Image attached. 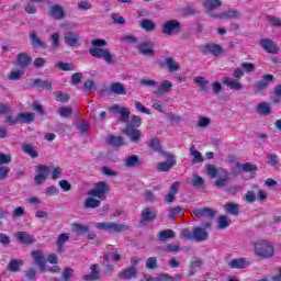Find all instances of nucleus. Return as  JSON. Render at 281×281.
Returning <instances> with one entry per match:
<instances>
[{
	"label": "nucleus",
	"instance_id": "nucleus-1",
	"mask_svg": "<svg viewBox=\"0 0 281 281\" xmlns=\"http://www.w3.org/2000/svg\"><path fill=\"white\" fill-rule=\"evenodd\" d=\"M106 45H109V43H106L105 40L94 38L91 41L89 54L92 56V58H102V60H104L108 65H115V56L111 54L109 48H102L106 47Z\"/></svg>",
	"mask_w": 281,
	"mask_h": 281
},
{
	"label": "nucleus",
	"instance_id": "nucleus-2",
	"mask_svg": "<svg viewBox=\"0 0 281 281\" xmlns=\"http://www.w3.org/2000/svg\"><path fill=\"white\" fill-rule=\"evenodd\" d=\"M255 254L259 258H273L276 254V247L269 240H260L254 244Z\"/></svg>",
	"mask_w": 281,
	"mask_h": 281
},
{
	"label": "nucleus",
	"instance_id": "nucleus-3",
	"mask_svg": "<svg viewBox=\"0 0 281 281\" xmlns=\"http://www.w3.org/2000/svg\"><path fill=\"white\" fill-rule=\"evenodd\" d=\"M95 228L109 232L110 234H120L122 232H128L131 226L128 224H117L115 222H100L95 224Z\"/></svg>",
	"mask_w": 281,
	"mask_h": 281
},
{
	"label": "nucleus",
	"instance_id": "nucleus-4",
	"mask_svg": "<svg viewBox=\"0 0 281 281\" xmlns=\"http://www.w3.org/2000/svg\"><path fill=\"white\" fill-rule=\"evenodd\" d=\"M161 32L166 34V36H176V34L181 32V22H179V20H168L162 23Z\"/></svg>",
	"mask_w": 281,
	"mask_h": 281
},
{
	"label": "nucleus",
	"instance_id": "nucleus-5",
	"mask_svg": "<svg viewBox=\"0 0 281 281\" xmlns=\"http://www.w3.org/2000/svg\"><path fill=\"white\" fill-rule=\"evenodd\" d=\"M109 184L104 181L97 182L94 188L90 191H88V196H95L97 199H100L101 201H104L106 199V194H109Z\"/></svg>",
	"mask_w": 281,
	"mask_h": 281
},
{
	"label": "nucleus",
	"instance_id": "nucleus-6",
	"mask_svg": "<svg viewBox=\"0 0 281 281\" xmlns=\"http://www.w3.org/2000/svg\"><path fill=\"white\" fill-rule=\"evenodd\" d=\"M162 157H166L167 161L158 162L157 170H159V172H170V169L177 166V159H175V155L170 153H162Z\"/></svg>",
	"mask_w": 281,
	"mask_h": 281
},
{
	"label": "nucleus",
	"instance_id": "nucleus-7",
	"mask_svg": "<svg viewBox=\"0 0 281 281\" xmlns=\"http://www.w3.org/2000/svg\"><path fill=\"white\" fill-rule=\"evenodd\" d=\"M123 135H126L132 144H139L142 139V131L133 127V125L131 124L125 125V128L123 130Z\"/></svg>",
	"mask_w": 281,
	"mask_h": 281
},
{
	"label": "nucleus",
	"instance_id": "nucleus-8",
	"mask_svg": "<svg viewBox=\"0 0 281 281\" xmlns=\"http://www.w3.org/2000/svg\"><path fill=\"white\" fill-rule=\"evenodd\" d=\"M193 216L195 218H207L209 221H214V216H216V211L207 206L193 209Z\"/></svg>",
	"mask_w": 281,
	"mask_h": 281
},
{
	"label": "nucleus",
	"instance_id": "nucleus-9",
	"mask_svg": "<svg viewBox=\"0 0 281 281\" xmlns=\"http://www.w3.org/2000/svg\"><path fill=\"white\" fill-rule=\"evenodd\" d=\"M259 45L263 52H267V54H280L278 42H274L271 38H261Z\"/></svg>",
	"mask_w": 281,
	"mask_h": 281
},
{
	"label": "nucleus",
	"instance_id": "nucleus-10",
	"mask_svg": "<svg viewBox=\"0 0 281 281\" xmlns=\"http://www.w3.org/2000/svg\"><path fill=\"white\" fill-rule=\"evenodd\" d=\"M273 82V75H265L261 80L255 82V93H262L269 89V85Z\"/></svg>",
	"mask_w": 281,
	"mask_h": 281
},
{
	"label": "nucleus",
	"instance_id": "nucleus-11",
	"mask_svg": "<svg viewBox=\"0 0 281 281\" xmlns=\"http://www.w3.org/2000/svg\"><path fill=\"white\" fill-rule=\"evenodd\" d=\"M138 54H142V56H155V44L153 42H140L137 45Z\"/></svg>",
	"mask_w": 281,
	"mask_h": 281
},
{
	"label": "nucleus",
	"instance_id": "nucleus-12",
	"mask_svg": "<svg viewBox=\"0 0 281 281\" xmlns=\"http://www.w3.org/2000/svg\"><path fill=\"white\" fill-rule=\"evenodd\" d=\"M222 82L232 91H243V89H245L238 79H234L232 77H224Z\"/></svg>",
	"mask_w": 281,
	"mask_h": 281
},
{
	"label": "nucleus",
	"instance_id": "nucleus-13",
	"mask_svg": "<svg viewBox=\"0 0 281 281\" xmlns=\"http://www.w3.org/2000/svg\"><path fill=\"white\" fill-rule=\"evenodd\" d=\"M202 54L223 56V47L220 44H205L204 46H202Z\"/></svg>",
	"mask_w": 281,
	"mask_h": 281
},
{
	"label": "nucleus",
	"instance_id": "nucleus-14",
	"mask_svg": "<svg viewBox=\"0 0 281 281\" xmlns=\"http://www.w3.org/2000/svg\"><path fill=\"white\" fill-rule=\"evenodd\" d=\"M48 16L55 19V21H60L65 19V9L60 4H54L48 9Z\"/></svg>",
	"mask_w": 281,
	"mask_h": 281
},
{
	"label": "nucleus",
	"instance_id": "nucleus-15",
	"mask_svg": "<svg viewBox=\"0 0 281 281\" xmlns=\"http://www.w3.org/2000/svg\"><path fill=\"white\" fill-rule=\"evenodd\" d=\"M31 255L35 265L38 266L41 271H47V269H45V254L43 250H33Z\"/></svg>",
	"mask_w": 281,
	"mask_h": 281
},
{
	"label": "nucleus",
	"instance_id": "nucleus-16",
	"mask_svg": "<svg viewBox=\"0 0 281 281\" xmlns=\"http://www.w3.org/2000/svg\"><path fill=\"white\" fill-rule=\"evenodd\" d=\"M172 91V82L168 80H162L159 86H157V90L153 93L154 95H166V93H170Z\"/></svg>",
	"mask_w": 281,
	"mask_h": 281
},
{
	"label": "nucleus",
	"instance_id": "nucleus-17",
	"mask_svg": "<svg viewBox=\"0 0 281 281\" xmlns=\"http://www.w3.org/2000/svg\"><path fill=\"white\" fill-rule=\"evenodd\" d=\"M64 41L69 47H76L80 43V35L76 32L69 31L64 35Z\"/></svg>",
	"mask_w": 281,
	"mask_h": 281
},
{
	"label": "nucleus",
	"instance_id": "nucleus-18",
	"mask_svg": "<svg viewBox=\"0 0 281 281\" xmlns=\"http://www.w3.org/2000/svg\"><path fill=\"white\" fill-rule=\"evenodd\" d=\"M15 236L19 243H22V245H34V243H36L34 235H31L27 232H18Z\"/></svg>",
	"mask_w": 281,
	"mask_h": 281
},
{
	"label": "nucleus",
	"instance_id": "nucleus-19",
	"mask_svg": "<svg viewBox=\"0 0 281 281\" xmlns=\"http://www.w3.org/2000/svg\"><path fill=\"white\" fill-rule=\"evenodd\" d=\"M222 178H217L213 184L215 186V188H227V186L229 184V180L232 179V175L227 172V170L222 169Z\"/></svg>",
	"mask_w": 281,
	"mask_h": 281
},
{
	"label": "nucleus",
	"instance_id": "nucleus-20",
	"mask_svg": "<svg viewBox=\"0 0 281 281\" xmlns=\"http://www.w3.org/2000/svg\"><path fill=\"white\" fill-rule=\"evenodd\" d=\"M207 238H210V234L207 231H205V228H193V240H196V243H203L204 240H207Z\"/></svg>",
	"mask_w": 281,
	"mask_h": 281
},
{
	"label": "nucleus",
	"instance_id": "nucleus-21",
	"mask_svg": "<svg viewBox=\"0 0 281 281\" xmlns=\"http://www.w3.org/2000/svg\"><path fill=\"white\" fill-rule=\"evenodd\" d=\"M123 166L125 168H137V166H142V160L137 155L127 156L123 160Z\"/></svg>",
	"mask_w": 281,
	"mask_h": 281
},
{
	"label": "nucleus",
	"instance_id": "nucleus-22",
	"mask_svg": "<svg viewBox=\"0 0 281 281\" xmlns=\"http://www.w3.org/2000/svg\"><path fill=\"white\" fill-rule=\"evenodd\" d=\"M155 218H157V210L146 207L142 213L140 223H148L150 221H155Z\"/></svg>",
	"mask_w": 281,
	"mask_h": 281
},
{
	"label": "nucleus",
	"instance_id": "nucleus-23",
	"mask_svg": "<svg viewBox=\"0 0 281 281\" xmlns=\"http://www.w3.org/2000/svg\"><path fill=\"white\" fill-rule=\"evenodd\" d=\"M30 87H34L37 89H46V91H52V82L47 80H41V79H31L30 80Z\"/></svg>",
	"mask_w": 281,
	"mask_h": 281
},
{
	"label": "nucleus",
	"instance_id": "nucleus-24",
	"mask_svg": "<svg viewBox=\"0 0 281 281\" xmlns=\"http://www.w3.org/2000/svg\"><path fill=\"white\" fill-rule=\"evenodd\" d=\"M120 280H131L132 278H137V268L128 267L119 273Z\"/></svg>",
	"mask_w": 281,
	"mask_h": 281
},
{
	"label": "nucleus",
	"instance_id": "nucleus-25",
	"mask_svg": "<svg viewBox=\"0 0 281 281\" xmlns=\"http://www.w3.org/2000/svg\"><path fill=\"white\" fill-rule=\"evenodd\" d=\"M16 63L19 67H22V69H25V67H30L32 65V56L26 53H21L16 56Z\"/></svg>",
	"mask_w": 281,
	"mask_h": 281
},
{
	"label": "nucleus",
	"instance_id": "nucleus-26",
	"mask_svg": "<svg viewBox=\"0 0 281 281\" xmlns=\"http://www.w3.org/2000/svg\"><path fill=\"white\" fill-rule=\"evenodd\" d=\"M203 5L206 14H211V12H214L216 8H221V5H223V2H221V0H204Z\"/></svg>",
	"mask_w": 281,
	"mask_h": 281
},
{
	"label": "nucleus",
	"instance_id": "nucleus-27",
	"mask_svg": "<svg viewBox=\"0 0 281 281\" xmlns=\"http://www.w3.org/2000/svg\"><path fill=\"white\" fill-rule=\"evenodd\" d=\"M34 122V113L20 112L18 113V124H32Z\"/></svg>",
	"mask_w": 281,
	"mask_h": 281
},
{
	"label": "nucleus",
	"instance_id": "nucleus-28",
	"mask_svg": "<svg viewBox=\"0 0 281 281\" xmlns=\"http://www.w3.org/2000/svg\"><path fill=\"white\" fill-rule=\"evenodd\" d=\"M210 16L211 19H225V20L238 19V11L231 9L221 14H210Z\"/></svg>",
	"mask_w": 281,
	"mask_h": 281
},
{
	"label": "nucleus",
	"instance_id": "nucleus-29",
	"mask_svg": "<svg viewBox=\"0 0 281 281\" xmlns=\"http://www.w3.org/2000/svg\"><path fill=\"white\" fill-rule=\"evenodd\" d=\"M29 36H30L31 45L33 47H41L42 49H45V47H47V44H45V42H43V40L38 37L36 32H31Z\"/></svg>",
	"mask_w": 281,
	"mask_h": 281
},
{
	"label": "nucleus",
	"instance_id": "nucleus-30",
	"mask_svg": "<svg viewBox=\"0 0 281 281\" xmlns=\"http://www.w3.org/2000/svg\"><path fill=\"white\" fill-rule=\"evenodd\" d=\"M109 91L114 93V95H126V87L121 82H113L111 83Z\"/></svg>",
	"mask_w": 281,
	"mask_h": 281
},
{
	"label": "nucleus",
	"instance_id": "nucleus-31",
	"mask_svg": "<svg viewBox=\"0 0 281 281\" xmlns=\"http://www.w3.org/2000/svg\"><path fill=\"white\" fill-rule=\"evenodd\" d=\"M190 154L193 156V159L191 161V164H203V161H205V159L203 158V154H201V151H199L196 149V146L191 145V147L189 148Z\"/></svg>",
	"mask_w": 281,
	"mask_h": 281
},
{
	"label": "nucleus",
	"instance_id": "nucleus-32",
	"mask_svg": "<svg viewBox=\"0 0 281 281\" xmlns=\"http://www.w3.org/2000/svg\"><path fill=\"white\" fill-rule=\"evenodd\" d=\"M224 210L227 214H231L232 216H238L240 212V205L234 203V202H227L224 205Z\"/></svg>",
	"mask_w": 281,
	"mask_h": 281
},
{
	"label": "nucleus",
	"instance_id": "nucleus-33",
	"mask_svg": "<svg viewBox=\"0 0 281 281\" xmlns=\"http://www.w3.org/2000/svg\"><path fill=\"white\" fill-rule=\"evenodd\" d=\"M21 267H23V260L11 259L7 266V269L11 273H16L18 271H21Z\"/></svg>",
	"mask_w": 281,
	"mask_h": 281
},
{
	"label": "nucleus",
	"instance_id": "nucleus-34",
	"mask_svg": "<svg viewBox=\"0 0 281 281\" xmlns=\"http://www.w3.org/2000/svg\"><path fill=\"white\" fill-rule=\"evenodd\" d=\"M228 267L231 269H247L249 267V262H247L246 259L239 258V259H233L229 263Z\"/></svg>",
	"mask_w": 281,
	"mask_h": 281
},
{
	"label": "nucleus",
	"instance_id": "nucleus-35",
	"mask_svg": "<svg viewBox=\"0 0 281 281\" xmlns=\"http://www.w3.org/2000/svg\"><path fill=\"white\" fill-rule=\"evenodd\" d=\"M100 205H102V201L95 198H87L83 203L85 210H95L97 207H100Z\"/></svg>",
	"mask_w": 281,
	"mask_h": 281
},
{
	"label": "nucleus",
	"instance_id": "nucleus-36",
	"mask_svg": "<svg viewBox=\"0 0 281 281\" xmlns=\"http://www.w3.org/2000/svg\"><path fill=\"white\" fill-rule=\"evenodd\" d=\"M170 238H175V231L172 229H164L157 234V239L160 243H166L167 240H170Z\"/></svg>",
	"mask_w": 281,
	"mask_h": 281
},
{
	"label": "nucleus",
	"instance_id": "nucleus-37",
	"mask_svg": "<svg viewBox=\"0 0 281 281\" xmlns=\"http://www.w3.org/2000/svg\"><path fill=\"white\" fill-rule=\"evenodd\" d=\"M193 80L200 86L203 93H210V81L205 77H195Z\"/></svg>",
	"mask_w": 281,
	"mask_h": 281
},
{
	"label": "nucleus",
	"instance_id": "nucleus-38",
	"mask_svg": "<svg viewBox=\"0 0 281 281\" xmlns=\"http://www.w3.org/2000/svg\"><path fill=\"white\" fill-rule=\"evenodd\" d=\"M256 112L259 115H271V105L267 101L260 102L256 108Z\"/></svg>",
	"mask_w": 281,
	"mask_h": 281
},
{
	"label": "nucleus",
	"instance_id": "nucleus-39",
	"mask_svg": "<svg viewBox=\"0 0 281 281\" xmlns=\"http://www.w3.org/2000/svg\"><path fill=\"white\" fill-rule=\"evenodd\" d=\"M162 66L168 67L169 71H179V69H181V67L179 66V63H177L172 57H167L162 61Z\"/></svg>",
	"mask_w": 281,
	"mask_h": 281
},
{
	"label": "nucleus",
	"instance_id": "nucleus-40",
	"mask_svg": "<svg viewBox=\"0 0 281 281\" xmlns=\"http://www.w3.org/2000/svg\"><path fill=\"white\" fill-rule=\"evenodd\" d=\"M167 212H168L167 218L169 221H175V218H178V216H181V214H184L183 207L181 206L170 207L168 209Z\"/></svg>",
	"mask_w": 281,
	"mask_h": 281
},
{
	"label": "nucleus",
	"instance_id": "nucleus-41",
	"mask_svg": "<svg viewBox=\"0 0 281 281\" xmlns=\"http://www.w3.org/2000/svg\"><path fill=\"white\" fill-rule=\"evenodd\" d=\"M149 148L150 150H154V153H159L160 155H164V153H168L161 149V143L159 142V138H151L149 140Z\"/></svg>",
	"mask_w": 281,
	"mask_h": 281
},
{
	"label": "nucleus",
	"instance_id": "nucleus-42",
	"mask_svg": "<svg viewBox=\"0 0 281 281\" xmlns=\"http://www.w3.org/2000/svg\"><path fill=\"white\" fill-rule=\"evenodd\" d=\"M232 225V220L226 215H220L217 218V227L218 229H227Z\"/></svg>",
	"mask_w": 281,
	"mask_h": 281
},
{
	"label": "nucleus",
	"instance_id": "nucleus-43",
	"mask_svg": "<svg viewBox=\"0 0 281 281\" xmlns=\"http://www.w3.org/2000/svg\"><path fill=\"white\" fill-rule=\"evenodd\" d=\"M166 254H178L181 251V243L175 241L170 243L165 247Z\"/></svg>",
	"mask_w": 281,
	"mask_h": 281
},
{
	"label": "nucleus",
	"instance_id": "nucleus-44",
	"mask_svg": "<svg viewBox=\"0 0 281 281\" xmlns=\"http://www.w3.org/2000/svg\"><path fill=\"white\" fill-rule=\"evenodd\" d=\"M108 144H110V146H114V147L124 146V137H122V136H109L108 137Z\"/></svg>",
	"mask_w": 281,
	"mask_h": 281
},
{
	"label": "nucleus",
	"instance_id": "nucleus-45",
	"mask_svg": "<svg viewBox=\"0 0 281 281\" xmlns=\"http://www.w3.org/2000/svg\"><path fill=\"white\" fill-rule=\"evenodd\" d=\"M140 27H142V30H145V32H154V30H155V27H157V25L151 20L144 19L140 22Z\"/></svg>",
	"mask_w": 281,
	"mask_h": 281
},
{
	"label": "nucleus",
	"instance_id": "nucleus-46",
	"mask_svg": "<svg viewBox=\"0 0 281 281\" xmlns=\"http://www.w3.org/2000/svg\"><path fill=\"white\" fill-rule=\"evenodd\" d=\"M56 69H59L60 71H74L76 69L74 67V64L71 63H64V61H58L55 64Z\"/></svg>",
	"mask_w": 281,
	"mask_h": 281
},
{
	"label": "nucleus",
	"instance_id": "nucleus-47",
	"mask_svg": "<svg viewBox=\"0 0 281 281\" xmlns=\"http://www.w3.org/2000/svg\"><path fill=\"white\" fill-rule=\"evenodd\" d=\"M22 150L33 159H36V157H38V153H36V149H34V147L30 144L23 145Z\"/></svg>",
	"mask_w": 281,
	"mask_h": 281
},
{
	"label": "nucleus",
	"instance_id": "nucleus-48",
	"mask_svg": "<svg viewBox=\"0 0 281 281\" xmlns=\"http://www.w3.org/2000/svg\"><path fill=\"white\" fill-rule=\"evenodd\" d=\"M50 41H53V43L50 45V49H53V52H56V49H58L60 47V34L53 33L50 35Z\"/></svg>",
	"mask_w": 281,
	"mask_h": 281
},
{
	"label": "nucleus",
	"instance_id": "nucleus-49",
	"mask_svg": "<svg viewBox=\"0 0 281 281\" xmlns=\"http://www.w3.org/2000/svg\"><path fill=\"white\" fill-rule=\"evenodd\" d=\"M98 87H95V82L93 80H86L83 82L82 91L83 93H91V91H95Z\"/></svg>",
	"mask_w": 281,
	"mask_h": 281
},
{
	"label": "nucleus",
	"instance_id": "nucleus-50",
	"mask_svg": "<svg viewBox=\"0 0 281 281\" xmlns=\"http://www.w3.org/2000/svg\"><path fill=\"white\" fill-rule=\"evenodd\" d=\"M191 186H193V188H205V181L203 180V178H201V176L194 173L193 175V180L191 181Z\"/></svg>",
	"mask_w": 281,
	"mask_h": 281
},
{
	"label": "nucleus",
	"instance_id": "nucleus-51",
	"mask_svg": "<svg viewBox=\"0 0 281 281\" xmlns=\"http://www.w3.org/2000/svg\"><path fill=\"white\" fill-rule=\"evenodd\" d=\"M3 123L7 125V126H16V124H19V116L16 115L15 117L12 116V114H7L4 116V121Z\"/></svg>",
	"mask_w": 281,
	"mask_h": 281
},
{
	"label": "nucleus",
	"instance_id": "nucleus-52",
	"mask_svg": "<svg viewBox=\"0 0 281 281\" xmlns=\"http://www.w3.org/2000/svg\"><path fill=\"white\" fill-rule=\"evenodd\" d=\"M241 170L243 172H250V175H254V172H258V166L251 162H246L241 165Z\"/></svg>",
	"mask_w": 281,
	"mask_h": 281
},
{
	"label": "nucleus",
	"instance_id": "nucleus-53",
	"mask_svg": "<svg viewBox=\"0 0 281 281\" xmlns=\"http://www.w3.org/2000/svg\"><path fill=\"white\" fill-rule=\"evenodd\" d=\"M273 95L274 97L272 98V102L274 104H280V102H281V85L276 86L273 88Z\"/></svg>",
	"mask_w": 281,
	"mask_h": 281
},
{
	"label": "nucleus",
	"instance_id": "nucleus-54",
	"mask_svg": "<svg viewBox=\"0 0 281 281\" xmlns=\"http://www.w3.org/2000/svg\"><path fill=\"white\" fill-rule=\"evenodd\" d=\"M145 267L146 269H150L151 271H154V269H157V257H149L146 259L145 262Z\"/></svg>",
	"mask_w": 281,
	"mask_h": 281
},
{
	"label": "nucleus",
	"instance_id": "nucleus-55",
	"mask_svg": "<svg viewBox=\"0 0 281 281\" xmlns=\"http://www.w3.org/2000/svg\"><path fill=\"white\" fill-rule=\"evenodd\" d=\"M205 170L211 179H216V177H218V169H216V167L212 165H206Z\"/></svg>",
	"mask_w": 281,
	"mask_h": 281
},
{
	"label": "nucleus",
	"instance_id": "nucleus-56",
	"mask_svg": "<svg viewBox=\"0 0 281 281\" xmlns=\"http://www.w3.org/2000/svg\"><path fill=\"white\" fill-rule=\"evenodd\" d=\"M36 169L38 170L40 175H43L46 179L49 177V173L52 172V167L43 166V165H37Z\"/></svg>",
	"mask_w": 281,
	"mask_h": 281
},
{
	"label": "nucleus",
	"instance_id": "nucleus-57",
	"mask_svg": "<svg viewBox=\"0 0 281 281\" xmlns=\"http://www.w3.org/2000/svg\"><path fill=\"white\" fill-rule=\"evenodd\" d=\"M55 99L57 102H61V103L69 102V94L64 93L61 91H57L55 92Z\"/></svg>",
	"mask_w": 281,
	"mask_h": 281
},
{
	"label": "nucleus",
	"instance_id": "nucleus-58",
	"mask_svg": "<svg viewBox=\"0 0 281 281\" xmlns=\"http://www.w3.org/2000/svg\"><path fill=\"white\" fill-rule=\"evenodd\" d=\"M74 277V269L72 268H65L63 273H61V280L63 281H69Z\"/></svg>",
	"mask_w": 281,
	"mask_h": 281
},
{
	"label": "nucleus",
	"instance_id": "nucleus-59",
	"mask_svg": "<svg viewBox=\"0 0 281 281\" xmlns=\"http://www.w3.org/2000/svg\"><path fill=\"white\" fill-rule=\"evenodd\" d=\"M100 170L105 177H117V175H119L117 171H115L106 166L100 167Z\"/></svg>",
	"mask_w": 281,
	"mask_h": 281
},
{
	"label": "nucleus",
	"instance_id": "nucleus-60",
	"mask_svg": "<svg viewBox=\"0 0 281 281\" xmlns=\"http://www.w3.org/2000/svg\"><path fill=\"white\" fill-rule=\"evenodd\" d=\"M139 85L142 87H158L159 82L153 80V79H140Z\"/></svg>",
	"mask_w": 281,
	"mask_h": 281
},
{
	"label": "nucleus",
	"instance_id": "nucleus-61",
	"mask_svg": "<svg viewBox=\"0 0 281 281\" xmlns=\"http://www.w3.org/2000/svg\"><path fill=\"white\" fill-rule=\"evenodd\" d=\"M72 229L77 233V234H87V232H89V227L85 226L82 224H74L72 225Z\"/></svg>",
	"mask_w": 281,
	"mask_h": 281
},
{
	"label": "nucleus",
	"instance_id": "nucleus-62",
	"mask_svg": "<svg viewBox=\"0 0 281 281\" xmlns=\"http://www.w3.org/2000/svg\"><path fill=\"white\" fill-rule=\"evenodd\" d=\"M121 117L120 122H128V117H131V111L126 108H121V112H119Z\"/></svg>",
	"mask_w": 281,
	"mask_h": 281
},
{
	"label": "nucleus",
	"instance_id": "nucleus-63",
	"mask_svg": "<svg viewBox=\"0 0 281 281\" xmlns=\"http://www.w3.org/2000/svg\"><path fill=\"white\" fill-rule=\"evenodd\" d=\"M25 72L23 71H12L8 77L7 79L8 80H13V81H16V80H21V77L24 76Z\"/></svg>",
	"mask_w": 281,
	"mask_h": 281
},
{
	"label": "nucleus",
	"instance_id": "nucleus-64",
	"mask_svg": "<svg viewBox=\"0 0 281 281\" xmlns=\"http://www.w3.org/2000/svg\"><path fill=\"white\" fill-rule=\"evenodd\" d=\"M268 21L274 26V27H281V19L273 15H267Z\"/></svg>",
	"mask_w": 281,
	"mask_h": 281
}]
</instances>
